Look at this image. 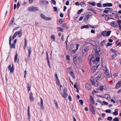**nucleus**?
Masks as SVG:
<instances>
[{"mask_svg": "<svg viewBox=\"0 0 121 121\" xmlns=\"http://www.w3.org/2000/svg\"><path fill=\"white\" fill-rule=\"evenodd\" d=\"M62 20V19H60L59 20V22L60 23V24H61L63 22V21Z\"/></svg>", "mask_w": 121, "mask_h": 121, "instance_id": "obj_54", "label": "nucleus"}, {"mask_svg": "<svg viewBox=\"0 0 121 121\" xmlns=\"http://www.w3.org/2000/svg\"><path fill=\"white\" fill-rule=\"evenodd\" d=\"M112 119V117H109L107 118V120H108L111 121Z\"/></svg>", "mask_w": 121, "mask_h": 121, "instance_id": "obj_46", "label": "nucleus"}, {"mask_svg": "<svg viewBox=\"0 0 121 121\" xmlns=\"http://www.w3.org/2000/svg\"><path fill=\"white\" fill-rule=\"evenodd\" d=\"M41 17L43 19L47 20H51L52 19V18L50 17H47L45 16L43 14H41L40 15Z\"/></svg>", "mask_w": 121, "mask_h": 121, "instance_id": "obj_8", "label": "nucleus"}, {"mask_svg": "<svg viewBox=\"0 0 121 121\" xmlns=\"http://www.w3.org/2000/svg\"><path fill=\"white\" fill-rule=\"evenodd\" d=\"M62 26L63 27H65L66 26V24L65 23H64L62 25Z\"/></svg>", "mask_w": 121, "mask_h": 121, "instance_id": "obj_53", "label": "nucleus"}, {"mask_svg": "<svg viewBox=\"0 0 121 121\" xmlns=\"http://www.w3.org/2000/svg\"><path fill=\"white\" fill-rule=\"evenodd\" d=\"M60 16L61 17H63L64 16L63 14L62 13H60Z\"/></svg>", "mask_w": 121, "mask_h": 121, "instance_id": "obj_63", "label": "nucleus"}, {"mask_svg": "<svg viewBox=\"0 0 121 121\" xmlns=\"http://www.w3.org/2000/svg\"><path fill=\"white\" fill-rule=\"evenodd\" d=\"M105 41V40H104L101 42L100 44L101 46H103L104 45Z\"/></svg>", "mask_w": 121, "mask_h": 121, "instance_id": "obj_35", "label": "nucleus"}, {"mask_svg": "<svg viewBox=\"0 0 121 121\" xmlns=\"http://www.w3.org/2000/svg\"><path fill=\"white\" fill-rule=\"evenodd\" d=\"M105 112L107 113H110L111 112V110L110 109H107L105 110Z\"/></svg>", "mask_w": 121, "mask_h": 121, "instance_id": "obj_44", "label": "nucleus"}, {"mask_svg": "<svg viewBox=\"0 0 121 121\" xmlns=\"http://www.w3.org/2000/svg\"><path fill=\"white\" fill-rule=\"evenodd\" d=\"M86 88L88 90H91V86L88 84L86 83L85 85Z\"/></svg>", "mask_w": 121, "mask_h": 121, "instance_id": "obj_14", "label": "nucleus"}, {"mask_svg": "<svg viewBox=\"0 0 121 121\" xmlns=\"http://www.w3.org/2000/svg\"><path fill=\"white\" fill-rule=\"evenodd\" d=\"M53 8L55 11L56 12L57 11V9L56 7H53Z\"/></svg>", "mask_w": 121, "mask_h": 121, "instance_id": "obj_59", "label": "nucleus"}, {"mask_svg": "<svg viewBox=\"0 0 121 121\" xmlns=\"http://www.w3.org/2000/svg\"><path fill=\"white\" fill-rule=\"evenodd\" d=\"M121 86V81H118L116 84L115 88L116 89H118Z\"/></svg>", "mask_w": 121, "mask_h": 121, "instance_id": "obj_11", "label": "nucleus"}, {"mask_svg": "<svg viewBox=\"0 0 121 121\" xmlns=\"http://www.w3.org/2000/svg\"><path fill=\"white\" fill-rule=\"evenodd\" d=\"M12 40V37L11 36H10L9 39V44L10 46V47L11 48H13L15 49V44L14 43L11 44V41Z\"/></svg>", "mask_w": 121, "mask_h": 121, "instance_id": "obj_6", "label": "nucleus"}, {"mask_svg": "<svg viewBox=\"0 0 121 121\" xmlns=\"http://www.w3.org/2000/svg\"><path fill=\"white\" fill-rule=\"evenodd\" d=\"M115 111L113 112V114L115 115H117L118 114V109H115Z\"/></svg>", "mask_w": 121, "mask_h": 121, "instance_id": "obj_27", "label": "nucleus"}, {"mask_svg": "<svg viewBox=\"0 0 121 121\" xmlns=\"http://www.w3.org/2000/svg\"><path fill=\"white\" fill-rule=\"evenodd\" d=\"M29 98L30 101H32L33 100L34 98L33 96L32 93L31 92H30V93Z\"/></svg>", "mask_w": 121, "mask_h": 121, "instance_id": "obj_20", "label": "nucleus"}, {"mask_svg": "<svg viewBox=\"0 0 121 121\" xmlns=\"http://www.w3.org/2000/svg\"><path fill=\"white\" fill-rule=\"evenodd\" d=\"M51 38H52L53 41H54L55 40V37L54 35H52L51 36Z\"/></svg>", "mask_w": 121, "mask_h": 121, "instance_id": "obj_40", "label": "nucleus"}, {"mask_svg": "<svg viewBox=\"0 0 121 121\" xmlns=\"http://www.w3.org/2000/svg\"><path fill=\"white\" fill-rule=\"evenodd\" d=\"M90 102L92 104V105H93L95 103V101L93 99V98L91 96H90Z\"/></svg>", "mask_w": 121, "mask_h": 121, "instance_id": "obj_21", "label": "nucleus"}, {"mask_svg": "<svg viewBox=\"0 0 121 121\" xmlns=\"http://www.w3.org/2000/svg\"><path fill=\"white\" fill-rule=\"evenodd\" d=\"M20 5V4L19 2H18L17 3V9H18Z\"/></svg>", "mask_w": 121, "mask_h": 121, "instance_id": "obj_60", "label": "nucleus"}, {"mask_svg": "<svg viewBox=\"0 0 121 121\" xmlns=\"http://www.w3.org/2000/svg\"><path fill=\"white\" fill-rule=\"evenodd\" d=\"M54 102L55 103V105L56 106V108H58V105L57 104V102L56 100H54Z\"/></svg>", "mask_w": 121, "mask_h": 121, "instance_id": "obj_41", "label": "nucleus"}, {"mask_svg": "<svg viewBox=\"0 0 121 121\" xmlns=\"http://www.w3.org/2000/svg\"><path fill=\"white\" fill-rule=\"evenodd\" d=\"M66 59L69 60H70V58H69V56L68 55L66 56Z\"/></svg>", "mask_w": 121, "mask_h": 121, "instance_id": "obj_55", "label": "nucleus"}, {"mask_svg": "<svg viewBox=\"0 0 121 121\" xmlns=\"http://www.w3.org/2000/svg\"><path fill=\"white\" fill-rule=\"evenodd\" d=\"M46 59L47 60H49V58H48V53L47 52H46Z\"/></svg>", "mask_w": 121, "mask_h": 121, "instance_id": "obj_45", "label": "nucleus"}, {"mask_svg": "<svg viewBox=\"0 0 121 121\" xmlns=\"http://www.w3.org/2000/svg\"><path fill=\"white\" fill-rule=\"evenodd\" d=\"M89 26L90 27H91L92 28H97L98 27V26L96 25L94 26H92L89 25Z\"/></svg>", "mask_w": 121, "mask_h": 121, "instance_id": "obj_37", "label": "nucleus"}, {"mask_svg": "<svg viewBox=\"0 0 121 121\" xmlns=\"http://www.w3.org/2000/svg\"><path fill=\"white\" fill-rule=\"evenodd\" d=\"M68 98L69 100V101H72V99L71 97V96L70 95H69L68 97Z\"/></svg>", "mask_w": 121, "mask_h": 121, "instance_id": "obj_50", "label": "nucleus"}, {"mask_svg": "<svg viewBox=\"0 0 121 121\" xmlns=\"http://www.w3.org/2000/svg\"><path fill=\"white\" fill-rule=\"evenodd\" d=\"M91 4L93 6H95L96 5V4L95 2L91 3Z\"/></svg>", "mask_w": 121, "mask_h": 121, "instance_id": "obj_62", "label": "nucleus"}, {"mask_svg": "<svg viewBox=\"0 0 121 121\" xmlns=\"http://www.w3.org/2000/svg\"><path fill=\"white\" fill-rule=\"evenodd\" d=\"M111 31H109L107 32H106V36H109L111 34Z\"/></svg>", "mask_w": 121, "mask_h": 121, "instance_id": "obj_38", "label": "nucleus"}, {"mask_svg": "<svg viewBox=\"0 0 121 121\" xmlns=\"http://www.w3.org/2000/svg\"><path fill=\"white\" fill-rule=\"evenodd\" d=\"M99 87V89L101 91H102L103 90V88L102 86H100Z\"/></svg>", "mask_w": 121, "mask_h": 121, "instance_id": "obj_48", "label": "nucleus"}, {"mask_svg": "<svg viewBox=\"0 0 121 121\" xmlns=\"http://www.w3.org/2000/svg\"><path fill=\"white\" fill-rule=\"evenodd\" d=\"M103 69H104V71L108 70L107 69L106 66L105 65H104V67H103Z\"/></svg>", "mask_w": 121, "mask_h": 121, "instance_id": "obj_56", "label": "nucleus"}, {"mask_svg": "<svg viewBox=\"0 0 121 121\" xmlns=\"http://www.w3.org/2000/svg\"><path fill=\"white\" fill-rule=\"evenodd\" d=\"M93 14L91 12H87L84 14V20L87 21L90 18H92Z\"/></svg>", "mask_w": 121, "mask_h": 121, "instance_id": "obj_3", "label": "nucleus"}, {"mask_svg": "<svg viewBox=\"0 0 121 121\" xmlns=\"http://www.w3.org/2000/svg\"><path fill=\"white\" fill-rule=\"evenodd\" d=\"M18 54L17 52L16 53V55L14 58V61L15 62H18L19 61V59L18 58H17Z\"/></svg>", "mask_w": 121, "mask_h": 121, "instance_id": "obj_16", "label": "nucleus"}, {"mask_svg": "<svg viewBox=\"0 0 121 121\" xmlns=\"http://www.w3.org/2000/svg\"><path fill=\"white\" fill-rule=\"evenodd\" d=\"M94 57L95 56H94L92 55H89L88 57V59L89 60V64L91 66V62H92L94 65V66L91 69V72L92 73H93L95 71L100 64L99 58L97 57L95 59Z\"/></svg>", "mask_w": 121, "mask_h": 121, "instance_id": "obj_1", "label": "nucleus"}, {"mask_svg": "<svg viewBox=\"0 0 121 121\" xmlns=\"http://www.w3.org/2000/svg\"><path fill=\"white\" fill-rule=\"evenodd\" d=\"M105 74L106 75L107 77L108 78H109L110 77H111V75H109V73L108 72V70H105Z\"/></svg>", "mask_w": 121, "mask_h": 121, "instance_id": "obj_19", "label": "nucleus"}, {"mask_svg": "<svg viewBox=\"0 0 121 121\" xmlns=\"http://www.w3.org/2000/svg\"><path fill=\"white\" fill-rule=\"evenodd\" d=\"M28 55L27 57L28 58H30V55L31 53L32 50L30 47H28Z\"/></svg>", "mask_w": 121, "mask_h": 121, "instance_id": "obj_17", "label": "nucleus"}, {"mask_svg": "<svg viewBox=\"0 0 121 121\" xmlns=\"http://www.w3.org/2000/svg\"><path fill=\"white\" fill-rule=\"evenodd\" d=\"M110 95L109 94H106L104 95V97L105 99L109 100L110 99Z\"/></svg>", "mask_w": 121, "mask_h": 121, "instance_id": "obj_26", "label": "nucleus"}, {"mask_svg": "<svg viewBox=\"0 0 121 121\" xmlns=\"http://www.w3.org/2000/svg\"><path fill=\"white\" fill-rule=\"evenodd\" d=\"M57 28L58 29V31H61L62 32L63 31V29L60 27H57Z\"/></svg>", "mask_w": 121, "mask_h": 121, "instance_id": "obj_32", "label": "nucleus"}, {"mask_svg": "<svg viewBox=\"0 0 121 121\" xmlns=\"http://www.w3.org/2000/svg\"><path fill=\"white\" fill-rule=\"evenodd\" d=\"M87 51V48L86 47H83L82 49V55L83 56H85L86 54V53Z\"/></svg>", "mask_w": 121, "mask_h": 121, "instance_id": "obj_9", "label": "nucleus"}, {"mask_svg": "<svg viewBox=\"0 0 121 121\" xmlns=\"http://www.w3.org/2000/svg\"><path fill=\"white\" fill-rule=\"evenodd\" d=\"M117 55L116 53L113 55L112 56V59H114Z\"/></svg>", "mask_w": 121, "mask_h": 121, "instance_id": "obj_36", "label": "nucleus"}, {"mask_svg": "<svg viewBox=\"0 0 121 121\" xmlns=\"http://www.w3.org/2000/svg\"><path fill=\"white\" fill-rule=\"evenodd\" d=\"M117 22L118 24H121V20H117Z\"/></svg>", "mask_w": 121, "mask_h": 121, "instance_id": "obj_64", "label": "nucleus"}, {"mask_svg": "<svg viewBox=\"0 0 121 121\" xmlns=\"http://www.w3.org/2000/svg\"><path fill=\"white\" fill-rule=\"evenodd\" d=\"M28 119H29H29L30 118V111H28Z\"/></svg>", "mask_w": 121, "mask_h": 121, "instance_id": "obj_49", "label": "nucleus"}, {"mask_svg": "<svg viewBox=\"0 0 121 121\" xmlns=\"http://www.w3.org/2000/svg\"><path fill=\"white\" fill-rule=\"evenodd\" d=\"M24 40H25V43H24V47H23L24 49L25 50V48L26 47L27 44V39L26 38H24Z\"/></svg>", "mask_w": 121, "mask_h": 121, "instance_id": "obj_25", "label": "nucleus"}, {"mask_svg": "<svg viewBox=\"0 0 121 121\" xmlns=\"http://www.w3.org/2000/svg\"><path fill=\"white\" fill-rule=\"evenodd\" d=\"M80 4L82 7H84L86 6V4L82 2H81L80 3Z\"/></svg>", "mask_w": 121, "mask_h": 121, "instance_id": "obj_29", "label": "nucleus"}, {"mask_svg": "<svg viewBox=\"0 0 121 121\" xmlns=\"http://www.w3.org/2000/svg\"><path fill=\"white\" fill-rule=\"evenodd\" d=\"M88 10H90L92 11L95 14H96V11L94 9H92L91 7H90L88 9Z\"/></svg>", "mask_w": 121, "mask_h": 121, "instance_id": "obj_22", "label": "nucleus"}, {"mask_svg": "<svg viewBox=\"0 0 121 121\" xmlns=\"http://www.w3.org/2000/svg\"><path fill=\"white\" fill-rule=\"evenodd\" d=\"M40 107L42 109H44V106L43 104V101L42 98L41 97H40Z\"/></svg>", "mask_w": 121, "mask_h": 121, "instance_id": "obj_15", "label": "nucleus"}, {"mask_svg": "<svg viewBox=\"0 0 121 121\" xmlns=\"http://www.w3.org/2000/svg\"><path fill=\"white\" fill-rule=\"evenodd\" d=\"M112 44V43H108L107 44L106 46H109L111 45Z\"/></svg>", "mask_w": 121, "mask_h": 121, "instance_id": "obj_58", "label": "nucleus"}, {"mask_svg": "<svg viewBox=\"0 0 121 121\" xmlns=\"http://www.w3.org/2000/svg\"><path fill=\"white\" fill-rule=\"evenodd\" d=\"M52 2L53 4H56V2L55 0H52Z\"/></svg>", "mask_w": 121, "mask_h": 121, "instance_id": "obj_57", "label": "nucleus"}, {"mask_svg": "<svg viewBox=\"0 0 121 121\" xmlns=\"http://www.w3.org/2000/svg\"><path fill=\"white\" fill-rule=\"evenodd\" d=\"M55 75L56 78V81L57 82L56 83H58V85L59 86L60 85V83L59 82V80L58 79L57 74H55Z\"/></svg>", "mask_w": 121, "mask_h": 121, "instance_id": "obj_23", "label": "nucleus"}, {"mask_svg": "<svg viewBox=\"0 0 121 121\" xmlns=\"http://www.w3.org/2000/svg\"><path fill=\"white\" fill-rule=\"evenodd\" d=\"M16 35H18L19 37H20L22 35V33L21 31H17L15 33Z\"/></svg>", "mask_w": 121, "mask_h": 121, "instance_id": "obj_18", "label": "nucleus"}, {"mask_svg": "<svg viewBox=\"0 0 121 121\" xmlns=\"http://www.w3.org/2000/svg\"><path fill=\"white\" fill-rule=\"evenodd\" d=\"M47 60V61L48 64V65L49 66V68H51V66H50V62H49V60Z\"/></svg>", "mask_w": 121, "mask_h": 121, "instance_id": "obj_61", "label": "nucleus"}, {"mask_svg": "<svg viewBox=\"0 0 121 121\" xmlns=\"http://www.w3.org/2000/svg\"><path fill=\"white\" fill-rule=\"evenodd\" d=\"M106 31H104L101 32V34L104 36H106Z\"/></svg>", "mask_w": 121, "mask_h": 121, "instance_id": "obj_30", "label": "nucleus"}, {"mask_svg": "<svg viewBox=\"0 0 121 121\" xmlns=\"http://www.w3.org/2000/svg\"><path fill=\"white\" fill-rule=\"evenodd\" d=\"M67 89L65 88L63 91V93H61V95L63 98H67L68 96V94L67 92Z\"/></svg>", "mask_w": 121, "mask_h": 121, "instance_id": "obj_4", "label": "nucleus"}, {"mask_svg": "<svg viewBox=\"0 0 121 121\" xmlns=\"http://www.w3.org/2000/svg\"><path fill=\"white\" fill-rule=\"evenodd\" d=\"M89 25H85L82 26L81 27V29H83L84 28H88L89 27Z\"/></svg>", "mask_w": 121, "mask_h": 121, "instance_id": "obj_24", "label": "nucleus"}, {"mask_svg": "<svg viewBox=\"0 0 121 121\" xmlns=\"http://www.w3.org/2000/svg\"><path fill=\"white\" fill-rule=\"evenodd\" d=\"M79 102L81 105H82L83 104V101L82 99H80L79 100Z\"/></svg>", "mask_w": 121, "mask_h": 121, "instance_id": "obj_51", "label": "nucleus"}, {"mask_svg": "<svg viewBox=\"0 0 121 121\" xmlns=\"http://www.w3.org/2000/svg\"><path fill=\"white\" fill-rule=\"evenodd\" d=\"M119 121V120L118 117H115L113 120V121Z\"/></svg>", "mask_w": 121, "mask_h": 121, "instance_id": "obj_42", "label": "nucleus"}, {"mask_svg": "<svg viewBox=\"0 0 121 121\" xmlns=\"http://www.w3.org/2000/svg\"><path fill=\"white\" fill-rule=\"evenodd\" d=\"M90 110L92 112V113L94 114H95V109L93 105H91V106H90Z\"/></svg>", "mask_w": 121, "mask_h": 121, "instance_id": "obj_12", "label": "nucleus"}, {"mask_svg": "<svg viewBox=\"0 0 121 121\" xmlns=\"http://www.w3.org/2000/svg\"><path fill=\"white\" fill-rule=\"evenodd\" d=\"M93 48L95 51V55H92L95 56V59L97 58V57H99V52L100 50V48L99 46L98 45H96V46H94Z\"/></svg>", "mask_w": 121, "mask_h": 121, "instance_id": "obj_2", "label": "nucleus"}, {"mask_svg": "<svg viewBox=\"0 0 121 121\" xmlns=\"http://www.w3.org/2000/svg\"><path fill=\"white\" fill-rule=\"evenodd\" d=\"M90 83L92 85H94L95 86H97L99 85V83L97 81H95L93 79H91Z\"/></svg>", "mask_w": 121, "mask_h": 121, "instance_id": "obj_5", "label": "nucleus"}, {"mask_svg": "<svg viewBox=\"0 0 121 121\" xmlns=\"http://www.w3.org/2000/svg\"><path fill=\"white\" fill-rule=\"evenodd\" d=\"M101 74H99L98 75L97 77H96L98 80H99L101 78Z\"/></svg>", "mask_w": 121, "mask_h": 121, "instance_id": "obj_43", "label": "nucleus"}, {"mask_svg": "<svg viewBox=\"0 0 121 121\" xmlns=\"http://www.w3.org/2000/svg\"><path fill=\"white\" fill-rule=\"evenodd\" d=\"M83 9H81L79 10H78L77 13V14H79L80 13L82 12L83 10Z\"/></svg>", "mask_w": 121, "mask_h": 121, "instance_id": "obj_34", "label": "nucleus"}, {"mask_svg": "<svg viewBox=\"0 0 121 121\" xmlns=\"http://www.w3.org/2000/svg\"><path fill=\"white\" fill-rule=\"evenodd\" d=\"M97 6L99 7H102V5L100 3H98L97 4Z\"/></svg>", "mask_w": 121, "mask_h": 121, "instance_id": "obj_47", "label": "nucleus"}, {"mask_svg": "<svg viewBox=\"0 0 121 121\" xmlns=\"http://www.w3.org/2000/svg\"><path fill=\"white\" fill-rule=\"evenodd\" d=\"M10 72H13L14 70V68L13 64V65H12V67L11 68V69H10Z\"/></svg>", "mask_w": 121, "mask_h": 121, "instance_id": "obj_31", "label": "nucleus"}, {"mask_svg": "<svg viewBox=\"0 0 121 121\" xmlns=\"http://www.w3.org/2000/svg\"><path fill=\"white\" fill-rule=\"evenodd\" d=\"M110 24L112 26L115 28H117L118 27V25L116 23V22L115 21H113L111 22Z\"/></svg>", "mask_w": 121, "mask_h": 121, "instance_id": "obj_10", "label": "nucleus"}, {"mask_svg": "<svg viewBox=\"0 0 121 121\" xmlns=\"http://www.w3.org/2000/svg\"><path fill=\"white\" fill-rule=\"evenodd\" d=\"M112 6V3H107L104 4H103V6L104 7H111Z\"/></svg>", "mask_w": 121, "mask_h": 121, "instance_id": "obj_13", "label": "nucleus"}, {"mask_svg": "<svg viewBox=\"0 0 121 121\" xmlns=\"http://www.w3.org/2000/svg\"><path fill=\"white\" fill-rule=\"evenodd\" d=\"M40 3L42 5H43L44 4L45 0H40Z\"/></svg>", "mask_w": 121, "mask_h": 121, "instance_id": "obj_33", "label": "nucleus"}, {"mask_svg": "<svg viewBox=\"0 0 121 121\" xmlns=\"http://www.w3.org/2000/svg\"><path fill=\"white\" fill-rule=\"evenodd\" d=\"M110 51L114 53H115L116 52V50L113 49L112 48H111L110 49Z\"/></svg>", "mask_w": 121, "mask_h": 121, "instance_id": "obj_39", "label": "nucleus"}, {"mask_svg": "<svg viewBox=\"0 0 121 121\" xmlns=\"http://www.w3.org/2000/svg\"><path fill=\"white\" fill-rule=\"evenodd\" d=\"M118 75V74L117 73H115L113 75V76L114 78H116V77H117V75Z\"/></svg>", "mask_w": 121, "mask_h": 121, "instance_id": "obj_52", "label": "nucleus"}, {"mask_svg": "<svg viewBox=\"0 0 121 121\" xmlns=\"http://www.w3.org/2000/svg\"><path fill=\"white\" fill-rule=\"evenodd\" d=\"M69 73L70 74V75H71V76L73 78L75 79V77L74 75V74L72 71H70Z\"/></svg>", "mask_w": 121, "mask_h": 121, "instance_id": "obj_28", "label": "nucleus"}, {"mask_svg": "<svg viewBox=\"0 0 121 121\" xmlns=\"http://www.w3.org/2000/svg\"><path fill=\"white\" fill-rule=\"evenodd\" d=\"M38 10V8L36 7H32L29 8L28 9V11L30 12H35Z\"/></svg>", "mask_w": 121, "mask_h": 121, "instance_id": "obj_7", "label": "nucleus"}]
</instances>
